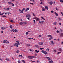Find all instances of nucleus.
Wrapping results in <instances>:
<instances>
[{
    "label": "nucleus",
    "instance_id": "1",
    "mask_svg": "<svg viewBox=\"0 0 63 63\" xmlns=\"http://www.w3.org/2000/svg\"><path fill=\"white\" fill-rule=\"evenodd\" d=\"M28 58H29V59H33V58H36L37 57L35 56H29L28 57Z\"/></svg>",
    "mask_w": 63,
    "mask_h": 63
},
{
    "label": "nucleus",
    "instance_id": "2",
    "mask_svg": "<svg viewBox=\"0 0 63 63\" xmlns=\"http://www.w3.org/2000/svg\"><path fill=\"white\" fill-rule=\"evenodd\" d=\"M41 52L43 53H44V54H45V55H46V54H47V53L46 52V51H44V50H43L41 51Z\"/></svg>",
    "mask_w": 63,
    "mask_h": 63
},
{
    "label": "nucleus",
    "instance_id": "3",
    "mask_svg": "<svg viewBox=\"0 0 63 63\" xmlns=\"http://www.w3.org/2000/svg\"><path fill=\"white\" fill-rule=\"evenodd\" d=\"M34 18L36 20V21H39L40 20V18H38L37 17H35Z\"/></svg>",
    "mask_w": 63,
    "mask_h": 63
},
{
    "label": "nucleus",
    "instance_id": "4",
    "mask_svg": "<svg viewBox=\"0 0 63 63\" xmlns=\"http://www.w3.org/2000/svg\"><path fill=\"white\" fill-rule=\"evenodd\" d=\"M20 45V43L18 44V43H15L14 46H16L17 47H18V45Z\"/></svg>",
    "mask_w": 63,
    "mask_h": 63
},
{
    "label": "nucleus",
    "instance_id": "5",
    "mask_svg": "<svg viewBox=\"0 0 63 63\" xmlns=\"http://www.w3.org/2000/svg\"><path fill=\"white\" fill-rule=\"evenodd\" d=\"M50 43H51L50 44H52V45H54V43L53 41H50Z\"/></svg>",
    "mask_w": 63,
    "mask_h": 63
},
{
    "label": "nucleus",
    "instance_id": "6",
    "mask_svg": "<svg viewBox=\"0 0 63 63\" xmlns=\"http://www.w3.org/2000/svg\"><path fill=\"white\" fill-rule=\"evenodd\" d=\"M26 17H31V16H30V15L29 14H27L26 15Z\"/></svg>",
    "mask_w": 63,
    "mask_h": 63
},
{
    "label": "nucleus",
    "instance_id": "7",
    "mask_svg": "<svg viewBox=\"0 0 63 63\" xmlns=\"http://www.w3.org/2000/svg\"><path fill=\"white\" fill-rule=\"evenodd\" d=\"M46 58L48 60L50 61L51 60V59H50L49 57H46Z\"/></svg>",
    "mask_w": 63,
    "mask_h": 63
},
{
    "label": "nucleus",
    "instance_id": "8",
    "mask_svg": "<svg viewBox=\"0 0 63 63\" xmlns=\"http://www.w3.org/2000/svg\"><path fill=\"white\" fill-rule=\"evenodd\" d=\"M25 10V8H23L22 10V11L20 12V13H23V11Z\"/></svg>",
    "mask_w": 63,
    "mask_h": 63
},
{
    "label": "nucleus",
    "instance_id": "9",
    "mask_svg": "<svg viewBox=\"0 0 63 63\" xmlns=\"http://www.w3.org/2000/svg\"><path fill=\"white\" fill-rule=\"evenodd\" d=\"M48 4H50V5H52L53 4V2L52 1H50L48 2Z\"/></svg>",
    "mask_w": 63,
    "mask_h": 63
},
{
    "label": "nucleus",
    "instance_id": "10",
    "mask_svg": "<svg viewBox=\"0 0 63 63\" xmlns=\"http://www.w3.org/2000/svg\"><path fill=\"white\" fill-rule=\"evenodd\" d=\"M60 37H63V33H61L60 34Z\"/></svg>",
    "mask_w": 63,
    "mask_h": 63
},
{
    "label": "nucleus",
    "instance_id": "11",
    "mask_svg": "<svg viewBox=\"0 0 63 63\" xmlns=\"http://www.w3.org/2000/svg\"><path fill=\"white\" fill-rule=\"evenodd\" d=\"M53 24V25H56L57 24V22H54Z\"/></svg>",
    "mask_w": 63,
    "mask_h": 63
},
{
    "label": "nucleus",
    "instance_id": "12",
    "mask_svg": "<svg viewBox=\"0 0 63 63\" xmlns=\"http://www.w3.org/2000/svg\"><path fill=\"white\" fill-rule=\"evenodd\" d=\"M42 11H45V8L44 7H43L42 8Z\"/></svg>",
    "mask_w": 63,
    "mask_h": 63
},
{
    "label": "nucleus",
    "instance_id": "13",
    "mask_svg": "<svg viewBox=\"0 0 63 63\" xmlns=\"http://www.w3.org/2000/svg\"><path fill=\"white\" fill-rule=\"evenodd\" d=\"M39 44L40 45H42V44H44V43L43 42H40L39 43Z\"/></svg>",
    "mask_w": 63,
    "mask_h": 63
},
{
    "label": "nucleus",
    "instance_id": "14",
    "mask_svg": "<svg viewBox=\"0 0 63 63\" xmlns=\"http://www.w3.org/2000/svg\"><path fill=\"white\" fill-rule=\"evenodd\" d=\"M29 8H27L25 11L26 12H27V11H29Z\"/></svg>",
    "mask_w": 63,
    "mask_h": 63
},
{
    "label": "nucleus",
    "instance_id": "15",
    "mask_svg": "<svg viewBox=\"0 0 63 63\" xmlns=\"http://www.w3.org/2000/svg\"><path fill=\"white\" fill-rule=\"evenodd\" d=\"M55 15L56 16H58V14L56 13V12H55Z\"/></svg>",
    "mask_w": 63,
    "mask_h": 63
},
{
    "label": "nucleus",
    "instance_id": "16",
    "mask_svg": "<svg viewBox=\"0 0 63 63\" xmlns=\"http://www.w3.org/2000/svg\"><path fill=\"white\" fill-rule=\"evenodd\" d=\"M45 9H46V10H48V7H47V6H45Z\"/></svg>",
    "mask_w": 63,
    "mask_h": 63
},
{
    "label": "nucleus",
    "instance_id": "17",
    "mask_svg": "<svg viewBox=\"0 0 63 63\" xmlns=\"http://www.w3.org/2000/svg\"><path fill=\"white\" fill-rule=\"evenodd\" d=\"M23 24V22H20L19 23V25H22V24Z\"/></svg>",
    "mask_w": 63,
    "mask_h": 63
},
{
    "label": "nucleus",
    "instance_id": "18",
    "mask_svg": "<svg viewBox=\"0 0 63 63\" xmlns=\"http://www.w3.org/2000/svg\"><path fill=\"white\" fill-rule=\"evenodd\" d=\"M6 27H2L1 28V29H2V30H4V29H6Z\"/></svg>",
    "mask_w": 63,
    "mask_h": 63
},
{
    "label": "nucleus",
    "instance_id": "19",
    "mask_svg": "<svg viewBox=\"0 0 63 63\" xmlns=\"http://www.w3.org/2000/svg\"><path fill=\"white\" fill-rule=\"evenodd\" d=\"M11 32H12V31L13 32H15V30L13 29V30H11L10 31Z\"/></svg>",
    "mask_w": 63,
    "mask_h": 63
},
{
    "label": "nucleus",
    "instance_id": "20",
    "mask_svg": "<svg viewBox=\"0 0 63 63\" xmlns=\"http://www.w3.org/2000/svg\"><path fill=\"white\" fill-rule=\"evenodd\" d=\"M49 63H53V61L51 60L49 62Z\"/></svg>",
    "mask_w": 63,
    "mask_h": 63
},
{
    "label": "nucleus",
    "instance_id": "21",
    "mask_svg": "<svg viewBox=\"0 0 63 63\" xmlns=\"http://www.w3.org/2000/svg\"><path fill=\"white\" fill-rule=\"evenodd\" d=\"M48 37H50V38L51 37H52L51 35H48Z\"/></svg>",
    "mask_w": 63,
    "mask_h": 63
},
{
    "label": "nucleus",
    "instance_id": "22",
    "mask_svg": "<svg viewBox=\"0 0 63 63\" xmlns=\"http://www.w3.org/2000/svg\"><path fill=\"white\" fill-rule=\"evenodd\" d=\"M11 4L12 6H13V7H14L15 6V5H14V3H13L12 2Z\"/></svg>",
    "mask_w": 63,
    "mask_h": 63
},
{
    "label": "nucleus",
    "instance_id": "23",
    "mask_svg": "<svg viewBox=\"0 0 63 63\" xmlns=\"http://www.w3.org/2000/svg\"><path fill=\"white\" fill-rule=\"evenodd\" d=\"M62 49L61 48H60L59 49V51H62Z\"/></svg>",
    "mask_w": 63,
    "mask_h": 63
},
{
    "label": "nucleus",
    "instance_id": "24",
    "mask_svg": "<svg viewBox=\"0 0 63 63\" xmlns=\"http://www.w3.org/2000/svg\"><path fill=\"white\" fill-rule=\"evenodd\" d=\"M35 52H37V53H38L39 52V50H38V51H37V50H35Z\"/></svg>",
    "mask_w": 63,
    "mask_h": 63
},
{
    "label": "nucleus",
    "instance_id": "25",
    "mask_svg": "<svg viewBox=\"0 0 63 63\" xmlns=\"http://www.w3.org/2000/svg\"><path fill=\"white\" fill-rule=\"evenodd\" d=\"M20 52V51L19 50H17L16 51V53H19Z\"/></svg>",
    "mask_w": 63,
    "mask_h": 63
},
{
    "label": "nucleus",
    "instance_id": "26",
    "mask_svg": "<svg viewBox=\"0 0 63 63\" xmlns=\"http://www.w3.org/2000/svg\"><path fill=\"white\" fill-rule=\"evenodd\" d=\"M7 40H4L3 41V43H6V42H7Z\"/></svg>",
    "mask_w": 63,
    "mask_h": 63
},
{
    "label": "nucleus",
    "instance_id": "27",
    "mask_svg": "<svg viewBox=\"0 0 63 63\" xmlns=\"http://www.w3.org/2000/svg\"><path fill=\"white\" fill-rule=\"evenodd\" d=\"M44 23V21H41V24H43Z\"/></svg>",
    "mask_w": 63,
    "mask_h": 63
},
{
    "label": "nucleus",
    "instance_id": "28",
    "mask_svg": "<svg viewBox=\"0 0 63 63\" xmlns=\"http://www.w3.org/2000/svg\"><path fill=\"white\" fill-rule=\"evenodd\" d=\"M56 33H60V32L59 31H56Z\"/></svg>",
    "mask_w": 63,
    "mask_h": 63
},
{
    "label": "nucleus",
    "instance_id": "29",
    "mask_svg": "<svg viewBox=\"0 0 63 63\" xmlns=\"http://www.w3.org/2000/svg\"><path fill=\"white\" fill-rule=\"evenodd\" d=\"M46 50L47 51H49V50L48 48L46 49Z\"/></svg>",
    "mask_w": 63,
    "mask_h": 63
},
{
    "label": "nucleus",
    "instance_id": "30",
    "mask_svg": "<svg viewBox=\"0 0 63 63\" xmlns=\"http://www.w3.org/2000/svg\"><path fill=\"white\" fill-rule=\"evenodd\" d=\"M16 43H18V44H20L19 43V41H16Z\"/></svg>",
    "mask_w": 63,
    "mask_h": 63
},
{
    "label": "nucleus",
    "instance_id": "31",
    "mask_svg": "<svg viewBox=\"0 0 63 63\" xmlns=\"http://www.w3.org/2000/svg\"><path fill=\"white\" fill-rule=\"evenodd\" d=\"M5 9L6 10H9L10 9V8L9 7L8 8H7L6 9Z\"/></svg>",
    "mask_w": 63,
    "mask_h": 63
},
{
    "label": "nucleus",
    "instance_id": "32",
    "mask_svg": "<svg viewBox=\"0 0 63 63\" xmlns=\"http://www.w3.org/2000/svg\"><path fill=\"white\" fill-rule=\"evenodd\" d=\"M4 13H2V14L0 13V15L2 16V15H4Z\"/></svg>",
    "mask_w": 63,
    "mask_h": 63
},
{
    "label": "nucleus",
    "instance_id": "33",
    "mask_svg": "<svg viewBox=\"0 0 63 63\" xmlns=\"http://www.w3.org/2000/svg\"><path fill=\"white\" fill-rule=\"evenodd\" d=\"M13 27V26L12 25H10V28L12 29V28H13V27Z\"/></svg>",
    "mask_w": 63,
    "mask_h": 63
},
{
    "label": "nucleus",
    "instance_id": "34",
    "mask_svg": "<svg viewBox=\"0 0 63 63\" xmlns=\"http://www.w3.org/2000/svg\"><path fill=\"white\" fill-rule=\"evenodd\" d=\"M60 2H61L62 3L63 2V0H60Z\"/></svg>",
    "mask_w": 63,
    "mask_h": 63
},
{
    "label": "nucleus",
    "instance_id": "35",
    "mask_svg": "<svg viewBox=\"0 0 63 63\" xmlns=\"http://www.w3.org/2000/svg\"><path fill=\"white\" fill-rule=\"evenodd\" d=\"M15 31L16 32H18V31H17V30L16 29H15Z\"/></svg>",
    "mask_w": 63,
    "mask_h": 63
},
{
    "label": "nucleus",
    "instance_id": "36",
    "mask_svg": "<svg viewBox=\"0 0 63 63\" xmlns=\"http://www.w3.org/2000/svg\"><path fill=\"white\" fill-rule=\"evenodd\" d=\"M30 1L31 2H34L35 1L34 0H30Z\"/></svg>",
    "mask_w": 63,
    "mask_h": 63
},
{
    "label": "nucleus",
    "instance_id": "37",
    "mask_svg": "<svg viewBox=\"0 0 63 63\" xmlns=\"http://www.w3.org/2000/svg\"><path fill=\"white\" fill-rule=\"evenodd\" d=\"M58 20L59 21L61 20V18H60V17H59L58 18Z\"/></svg>",
    "mask_w": 63,
    "mask_h": 63
},
{
    "label": "nucleus",
    "instance_id": "38",
    "mask_svg": "<svg viewBox=\"0 0 63 63\" xmlns=\"http://www.w3.org/2000/svg\"><path fill=\"white\" fill-rule=\"evenodd\" d=\"M41 18H42V19H44V20H46V19H45L44 18H43V17H41Z\"/></svg>",
    "mask_w": 63,
    "mask_h": 63
},
{
    "label": "nucleus",
    "instance_id": "39",
    "mask_svg": "<svg viewBox=\"0 0 63 63\" xmlns=\"http://www.w3.org/2000/svg\"><path fill=\"white\" fill-rule=\"evenodd\" d=\"M61 14L62 15V16H63V13L62 12H61Z\"/></svg>",
    "mask_w": 63,
    "mask_h": 63
},
{
    "label": "nucleus",
    "instance_id": "40",
    "mask_svg": "<svg viewBox=\"0 0 63 63\" xmlns=\"http://www.w3.org/2000/svg\"><path fill=\"white\" fill-rule=\"evenodd\" d=\"M26 46L27 47H30V45L29 44H27Z\"/></svg>",
    "mask_w": 63,
    "mask_h": 63
},
{
    "label": "nucleus",
    "instance_id": "41",
    "mask_svg": "<svg viewBox=\"0 0 63 63\" xmlns=\"http://www.w3.org/2000/svg\"><path fill=\"white\" fill-rule=\"evenodd\" d=\"M8 4H10V5H11V4H12V3H11V2H8Z\"/></svg>",
    "mask_w": 63,
    "mask_h": 63
},
{
    "label": "nucleus",
    "instance_id": "42",
    "mask_svg": "<svg viewBox=\"0 0 63 63\" xmlns=\"http://www.w3.org/2000/svg\"><path fill=\"white\" fill-rule=\"evenodd\" d=\"M6 60L7 61H10V60L9 59H8V58H6Z\"/></svg>",
    "mask_w": 63,
    "mask_h": 63
},
{
    "label": "nucleus",
    "instance_id": "43",
    "mask_svg": "<svg viewBox=\"0 0 63 63\" xmlns=\"http://www.w3.org/2000/svg\"><path fill=\"white\" fill-rule=\"evenodd\" d=\"M10 22H14V21H13V20H11Z\"/></svg>",
    "mask_w": 63,
    "mask_h": 63
},
{
    "label": "nucleus",
    "instance_id": "44",
    "mask_svg": "<svg viewBox=\"0 0 63 63\" xmlns=\"http://www.w3.org/2000/svg\"><path fill=\"white\" fill-rule=\"evenodd\" d=\"M52 39V37H51L50 38H49V40H50L51 39Z\"/></svg>",
    "mask_w": 63,
    "mask_h": 63
},
{
    "label": "nucleus",
    "instance_id": "45",
    "mask_svg": "<svg viewBox=\"0 0 63 63\" xmlns=\"http://www.w3.org/2000/svg\"><path fill=\"white\" fill-rule=\"evenodd\" d=\"M28 32H27L26 33V35H28Z\"/></svg>",
    "mask_w": 63,
    "mask_h": 63
},
{
    "label": "nucleus",
    "instance_id": "46",
    "mask_svg": "<svg viewBox=\"0 0 63 63\" xmlns=\"http://www.w3.org/2000/svg\"><path fill=\"white\" fill-rule=\"evenodd\" d=\"M2 16V17H7L6 16Z\"/></svg>",
    "mask_w": 63,
    "mask_h": 63
},
{
    "label": "nucleus",
    "instance_id": "47",
    "mask_svg": "<svg viewBox=\"0 0 63 63\" xmlns=\"http://www.w3.org/2000/svg\"><path fill=\"white\" fill-rule=\"evenodd\" d=\"M59 53H61V52H58L57 53V54H59Z\"/></svg>",
    "mask_w": 63,
    "mask_h": 63
},
{
    "label": "nucleus",
    "instance_id": "48",
    "mask_svg": "<svg viewBox=\"0 0 63 63\" xmlns=\"http://www.w3.org/2000/svg\"><path fill=\"white\" fill-rule=\"evenodd\" d=\"M22 62H23L24 63H25V61H24L23 60H22Z\"/></svg>",
    "mask_w": 63,
    "mask_h": 63
},
{
    "label": "nucleus",
    "instance_id": "49",
    "mask_svg": "<svg viewBox=\"0 0 63 63\" xmlns=\"http://www.w3.org/2000/svg\"><path fill=\"white\" fill-rule=\"evenodd\" d=\"M19 57H20V56H22V55H19Z\"/></svg>",
    "mask_w": 63,
    "mask_h": 63
},
{
    "label": "nucleus",
    "instance_id": "50",
    "mask_svg": "<svg viewBox=\"0 0 63 63\" xmlns=\"http://www.w3.org/2000/svg\"><path fill=\"white\" fill-rule=\"evenodd\" d=\"M33 21L34 23H35V20H33Z\"/></svg>",
    "mask_w": 63,
    "mask_h": 63
},
{
    "label": "nucleus",
    "instance_id": "51",
    "mask_svg": "<svg viewBox=\"0 0 63 63\" xmlns=\"http://www.w3.org/2000/svg\"><path fill=\"white\" fill-rule=\"evenodd\" d=\"M17 62L18 63H20V61H19V60Z\"/></svg>",
    "mask_w": 63,
    "mask_h": 63
},
{
    "label": "nucleus",
    "instance_id": "52",
    "mask_svg": "<svg viewBox=\"0 0 63 63\" xmlns=\"http://www.w3.org/2000/svg\"><path fill=\"white\" fill-rule=\"evenodd\" d=\"M24 24H27V23L26 22H24Z\"/></svg>",
    "mask_w": 63,
    "mask_h": 63
},
{
    "label": "nucleus",
    "instance_id": "53",
    "mask_svg": "<svg viewBox=\"0 0 63 63\" xmlns=\"http://www.w3.org/2000/svg\"><path fill=\"white\" fill-rule=\"evenodd\" d=\"M6 43H8V44H9V42L8 41H7Z\"/></svg>",
    "mask_w": 63,
    "mask_h": 63
},
{
    "label": "nucleus",
    "instance_id": "54",
    "mask_svg": "<svg viewBox=\"0 0 63 63\" xmlns=\"http://www.w3.org/2000/svg\"><path fill=\"white\" fill-rule=\"evenodd\" d=\"M39 38H41V37H42V35H39Z\"/></svg>",
    "mask_w": 63,
    "mask_h": 63
},
{
    "label": "nucleus",
    "instance_id": "55",
    "mask_svg": "<svg viewBox=\"0 0 63 63\" xmlns=\"http://www.w3.org/2000/svg\"><path fill=\"white\" fill-rule=\"evenodd\" d=\"M28 39H29V40H32V38H28Z\"/></svg>",
    "mask_w": 63,
    "mask_h": 63
},
{
    "label": "nucleus",
    "instance_id": "56",
    "mask_svg": "<svg viewBox=\"0 0 63 63\" xmlns=\"http://www.w3.org/2000/svg\"><path fill=\"white\" fill-rule=\"evenodd\" d=\"M44 48H40V49H41V50L42 49H44Z\"/></svg>",
    "mask_w": 63,
    "mask_h": 63
},
{
    "label": "nucleus",
    "instance_id": "57",
    "mask_svg": "<svg viewBox=\"0 0 63 63\" xmlns=\"http://www.w3.org/2000/svg\"><path fill=\"white\" fill-rule=\"evenodd\" d=\"M30 4H32V5H34V3H31V2L30 3Z\"/></svg>",
    "mask_w": 63,
    "mask_h": 63
},
{
    "label": "nucleus",
    "instance_id": "58",
    "mask_svg": "<svg viewBox=\"0 0 63 63\" xmlns=\"http://www.w3.org/2000/svg\"><path fill=\"white\" fill-rule=\"evenodd\" d=\"M37 54L36 53H35V56H37Z\"/></svg>",
    "mask_w": 63,
    "mask_h": 63
},
{
    "label": "nucleus",
    "instance_id": "59",
    "mask_svg": "<svg viewBox=\"0 0 63 63\" xmlns=\"http://www.w3.org/2000/svg\"><path fill=\"white\" fill-rule=\"evenodd\" d=\"M53 51H54V52H56V50H53Z\"/></svg>",
    "mask_w": 63,
    "mask_h": 63
},
{
    "label": "nucleus",
    "instance_id": "60",
    "mask_svg": "<svg viewBox=\"0 0 63 63\" xmlns=\"http://www.w3.org/2000/svg\"><path fill=\"white\" fill-rule=\"evenodd\" d=\"M56 10H57V11H58V9H57V7L56 8Z\"/></svg>",
    "mask_w": 63,
    "mask_h": 63
},
{
    "label": "nucleus",
    "instance_id": "61",
    "mask_svg": "<svg viewBox=\"0 0 63 63\" xmlns=\"http://www.w3.org/2000/svg\"><path fill=\"white\" fill-rule=\"evenodd\" d=\"M39 22L40 24H41V21H39Z\"/></svg>",
    "mask_w": 63,
    "mask_h": 63
},
{
    "label": "nucleus",
    "instance_id": "62",
    "mask_svg": "<svg viewBox=\"0 0 63 63\" xmlns=\"http://www.w3.org/2000/svg\"><path fill=\"white\" fill-rule=\"evenodd\" d=\"M40 1H41V2H44V0H40Z\"/></svg>",
    "mask_w": 63,
    "mask_h": 63
},
{
    "label": "nucleus",
    "instance_id": "63",
    "mask_svg": "<svg viewBox=\"0 0 63 63\" xmlns=\"http://www.w3.org/2000/svg\"><path fill=\"white\" fill-rule=\"evenodd\" d=\"M54 12L53 11H51V13H53Z\"/></svg>",
    "mask_w": 63,
    "mask_h": 63
},
{
    "label": "nucleus",
    "instance_id": "64",
    "mask_svg": "<svg viewBox=\"0 0 63 63\" xmlns=\"http://www.w3.org/2000/svg\"><path fill=\"white\" fill-rule=\"evenodd\" d=\"M60 31L61 32H62V30L61 29L60 30Z\"/></svg>",
    "mask_w": 63,
    "mask_h": 63
}]
</instances>
